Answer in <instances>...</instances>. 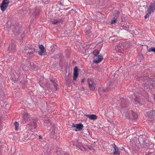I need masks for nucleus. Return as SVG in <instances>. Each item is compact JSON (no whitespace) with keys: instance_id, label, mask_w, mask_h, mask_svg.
I'll return each instance as SVG.
<instances>
[{"instance_id":"6e6552de","label":"nucleus","mask_w":155,"mask_h":155,"mask_svg":"<svg viewBox=\"0 0 155 155\" xmlns=\"http://www.w3.org/2000/svg\"><path fill=\"white\" fill-rule=\"evenodd\" d=\"M128 101L127 99H122L121 100L120 106L121 108H126L129 104Z\"/></svg>"},{"instance_id":"c756f323","label":"nucleus","mask_w":155,"mask_h":155,"mask_svg":"<svg viewBox=\"0 0 155 155\" xmlns=\"http://www.w3.org/2000/svg\"><path fill=\"white\" fill-rule=\"evenodd\" d=\"M93 54L96 57L100 54L99 52L97 49H95L93 52Z\"/></svg>"},{"instance_id":"b1692460","label":"nucleus","mask_w":155,"mask_h":155,"mask_svg":"<svg viewBox=\"0 0 155 155\" xmlns=\"http://www.w3.org/2000/svg\"><path fill=\"white\" fill-rule=\"evenodd\" d=\"M27 65L29 68L33 69L35 68L33 63L28 62L27 63Z\"/></svg>"},{"instance_id":"423d86ee","label":"nucleus","mask_w":155,"mask_h":155,"mask_svg":"<svg viewBox=\"0 0 155 155\" xmlns=\"http://www.w3.org/2000/svg\"><path fill=\"white\" fill-rule=\"evenodd\" d=\"M120 14V12L115 11L114 14V17L111 19V23L114 24L116 23V21Z\"/></svg>"},{"instance_id":"393cba45","label":"nucleus","mask_w":155,"mask_h":155,"mask_svg":"<svg viewBox=\"0 0 155 155\" xmlns=\"http://www.w3.org/2000/svg\"><path fill=\"white\" fill-rule=\"evenodd\" d=\"M121 46H123L125 49H126L129 47V45L126 42H124L121 44Z\"/></svg>"},{"instance_id":"2eb2a0df","label":"nucleus","mask_w":155,"mask_h":155,"mask_svg":"<svg viewBox=\"0 0 155 155\" xmlns=\"http://www.w3.org/2000/svg\"><path fill=\"white\" fill-rule=\"evenodd\" d=\"M98 91L100 95L103 94H106L107 92V89H104V88L101 87L98 89Z\"/></svg>"},{"instance_id":"0eeeda50","label":"nucleus","mask_w":155,"mask_h":155,"mask_svg":"<svg viewBox=\"0 0 155 155\" xmlns=\"http://www.w3.org/2000/svg\"><path fill=\"white\" fill-rule=\"evenodd\" d=\"M155 10V1L152 3L149 6V7L147 10V12L151 14Z\"/></svg>"},{"instance_id":"864d4df0","label":"nucleus","mask_w":155,"mask_h":155,"mask_svg":"<svg viewBox=\"0 0 155 155\" xmlns=\"http://www.w3.org/2000/svg\"><path fill=\"white\" fill-rule=\"evenodd\" d=\"M39 139H41V135L39 136Z\"/></svg>"},{"instance_id":"e433bc0d","label":"nucleus","mask_w":155,"mask_h":155,"mask_svg":"<svg viewBox=\"0 0 155 155\" xmlns=\"http://www.w3.org/2000/svg\"><path fill=\"white\" fill-rule=\"evenodd\" d=\"M76 146H78V145L76 144ZM78 148H80L81 150L82 151H84V149L82 147H84V146H83L81 143H79L78 144Z\"/></svg>"},{"instance_id":"49530a36","label":"nucleus","mask_w":155,"mask_h":155,"mask_svg":"<svg viewBox=\"0 0 155 155\" xmlns=\"http://www.w3.org/2000/svg\"><path fill=\"white\" fill-rule=\"evenodd\" d=\"M56 155H62V154L60 152H57Z\"/></svg>"},{"instance_id":"f3484780","label":"nucleus","mask_w":155,"mask_h":155,"mask_svg":"<svg viewBox=\"0 0 155 155\" xmlns=\"http://www.w3.org/2000/svg\"><path fill=\"white\" fill-rule=\"evenodd\" d=\"M15 48V45L14 42H12L9 45L8 47V50L10 51L11 50H14Z\"/></svg>"},{"instance_id":"8fccbe9b","label":"nucleus","mask_w":155,"mask_h":155,"mask_svg":"<svg viewBox=\"0 0 155 155\" xmlns=\"http://www.w3.org/2000/svg\"><path fill=\"white\" fill-rule=\"evenodd\" d=\"M20 79H21V78H19L17 79H16L15 78V81H20Z\"/></svg>"},{"instance_id":"c03bdc74","label":"nucleus","mask_w":155,"mask_h":155,"mask_svg":"<svg viewBox=\"0 0 155 155\" xmlns=\"http://www.w3.org/2000/svg\"><path fill=\"white\" fill-rule=\"evenodd\" d=\"M58 55H59V58L60 59H62L63 58V56L62 54H61L60 53H59L58 54Z\"/></svg>"},{"instance_id":"2f4dec72","label":"nucleus","mask_w":155,"mask_h":155,"mask_svg":"<svg viewBox=\"0 0 155 155\" xmlns=\"http://www.w3.org/2000/svg\"><path fill=\"white\" fill-rule=\"evenodd\" d=\"M14 125L15 126V130L17 131L18 129L19 124L17 121H15L14 123Z\"/></svg>"},{"instance_id":"5fc2aeb1","label":"nucleus","mask_w":155,"mask_h":155,"mask_svg":"<svg viewBox=\"0 0 155 155\" xmlns=\"http://www.w3.org/2000/svg\"><path fill=\"white\" fill-rule=\"evenodd\" d=\"M21 81H20V83H21Z\"/></svg>"},{"instance_id":"a19ab883","label":"nucleus","mask_w":155,"mask_h":155,"mask_svg":"<svg viewBox=\"0 0 155 155\" xmlns=\"http://www.w3.org/2000/svg\"><path fill=\"white\" fill-rule=\"evenodd\" d=\"M90 89L93 91H94L95 89V85H93V84L91 86L89 87Z\"/></svg>"},{"instance_id":"c9c22d12","label":"nucleus","mask_w":155,"mask_h":155,"mask_svg":"<svg viewBox=\"0 0 155 155\" xmlns=\"http://www.w3.org/2000/svg\"><path fill=\"white\" fill-rule=\"evenodd\" d=\"M130 27V26L128 25H127V24L124 25H123L124 28L126 30L128 31Z\"/></svg>"},{"instance_id":"20e7f679","label":"nucleus","mask_w":155,"mask_h":155,"mask_svg":"<svg viewBox=\"0 0 155 155\" xmlns=\"http://www.w3.org/2000/svg\"><path fill=\"white\" fill-rule=\"evenodd\" d=\"M51 82L52 86H51L50 87V89L53 91H55L59 90V88L58 87V84H57V80H51Z\"/></svg>"},{"instance_id":"6e6d98bb","label":"nucleus","mask_w":155,"mask_h":155,"mask_svg":"<svg viewBox=\"0 0 155 155\" xmlns=\"http://www.w3.org/2000/svg\"><path fill=\"white\" fill-rule=\"evenodd\" d=\"M148 155H149V153H148Z\"/></svg>"},{"instance_id":"f704fd0d","label":"nucleus","mask_w":155,"mask_h":155,"mask_svg":"<svg viewBox=\"0 0 155 155\" xmlns=\"http://www.w3.org/2000/svg\"><path fill=\"white\" fill-rule=\"evenodd\" d=\"M148 52L152 51L153 52H155V48L151 47L150 48L148 49Z\"/></svg>"},{"instance_id":"f03ea898","label":"nucleus","mask_w":155,"mask_h":155,"mask_svg":"<svg viewBox=\"0 0 155 155\" xmlns=\"http://www.w3.org/2000/svg\"><path fill=\"white\" fill-rule=\"evenodd\" d=\"M122 114L123 118L130 119L131 110H129L127 108L122 110Z\"/></svg>"},{"instance_id":"3c124183","label":"nucleus","mask_w":155,"mask_h":155,"mask_svg":"<svg viewBox=\"0 0 155 155\" xmlns=\"http://www.w3.org/2000/svg\"><path fill=\"white\" fill-rule=\"evenodd\" d=\"M85 80V79H83L82 80L81 82L83 83L84 81Z\"/></svg>"},{"instance_id":"a211bd4d","label":"nucleus","mask_w":155,"mask_h":155,"mask_svg":"<svg viewBox=\"0 0 155 155\" xmlns=\"http://www.w3.org/2000/svg\"><path fill=\"white\" fill-rule=\"evenodd\" d=\"M137 118V115L135 113L131 111L130 119L136 120Z\"/></svg>"},{"instance_id":"7c9ffc66","label":"nucleus","mask_w":155,"mask_h":155,"mask_svg":"<svg viewBox=\"0 0 155 155\" xmlns=\"http://www.w3.org/2000/svg\"><path fill=\"white\" fill-rule=\"evenodd\" d=\"M49 145L48 144H46L45 146V151L47 152H50L51 150L50 149L49 147Z\"/></svg>"},{"instance_id":"72a5a7b5","label":"nucleus","mask_w":155,"mask_h":155,"mask_svg":"<svg viewBox=\"0 0 155 155\" xmlns=\"http://www.w3.org/2000/svg\"><path fill=\"white\" fill-rule=\"evenodd\" d=\"M31 125L34 127V128H35L37 126V124H36V121L35 120H33L32 121V123L31 124Z\"/></svg>"},{"instance_id":"9d476101","label":"nucleus","mask_w":155,"mask_h":155,"mask_svg":"<svg viewBox=\"0 0 155 155\" xmlns=\"http://www.w3.org/2000/svg\"><path fill=\"white\" fill-rule=\"evenodd\" d=\"M112 147L113 148V153L115 155H119L120 154V152L119 150L118 147L114 144L111 145Z\"/></svg>"},{"instance_id":"aec40b11","label":"nucleus","mask_w":155,"mask_h":155,"mask_svg":"<svg viewBox=\"0 0 155 155\" xmlns=\"http://www.w3.org/2000/svg\"><path fill=\"white\" fill-rule=\"evenodd\" d=\"M69 75V74H68V75H66L65 76V83L67 86H69L70 83Z\"/></svg>"},{"instance_id":"4be33fe9","label":"nucleus","mask_w":155,"mask_h":155,"mask_svg":"<svg viewBox=\"0 0 155 155\" xmlns=\"http://www.w3.org/2000/svg\"><path fill=\"white\" fill-rule=\"evenodd\" d=\"M91 28L90 26L87 27L84 31L85 33L87 35L90 33L91 32Z\"/></svg>"},{"instance_id":"09e8293b","label":"nucleus","mask_w":155,"mask_h":155,"mask_svg":"<svg viewBox=\"0 0 155 155\" xmlns=\"http://www.w3.org/2000/svg\"><path fill=\"white\" fill-rule=\"evenodd\" d=\"M64 155H70L67 152H65L64 153Z\"/></svg>"},{"instance_id":"cd10ccee","label":"nucleus","mask_w":155,"mask_h":155,"mask_svg":"<svg viewBox=\"0 0 155 155\" xmlns=\"http://www.w3.org/2000/svg\"><path fill=\"white\" fill-rule=\"evenodd\" d=\"M19 140H20V141L22 142L28 140H29V138L27 137L26 138L25 137L23 138L22 137V136H20L19 137Z\"/></svg>"},{"instance_id":"4c0bfd02","label":"nucleus","mask_w":155,"mask_h":155,"mask_svg":"<svg viewBox=\"0 0 155 155\" xmlns=\"http://www.w3.org/2000/svg\"><path fill=\"white\" fill-rule=\"evenodd\" d=\"M135 101V103L136 104H139V105H140V103L139 101V100L136 97V98L134 99Z\"/></svg>"},{"instance_id":"58836bf2","label":"nucleus","mask_w":155,"mask_h":155,"mask_svg":"<svg viewBox=\"0 0 155 155\" xmlns=\"http://www.w3.org/2000/svg\"><path fill=\"white\" fill-rule=\"evenodd\" d=\"M88 82L89 87L91 86L93 84L92 81L90 79L88 80Z\"/></svg>"},{"instance_id":"f257e3e1","label":"nucleus","mask_w":155,"mask_h":155,"mask_svg":"<svg viewBox=\"0 0 155 155\" xmlns=\"http://www.w3.org/2000/svg\"><path fill=\"white\" fill-rule=\"evenodd\" d=\"M24 50L27 54H29L28 58H31L33 56V53L35 51V49L33 48L32 45L26 46L25 47Z\"/></svg>"},{"instance_id":"a878e982","label":"nucleus","mask_w":155,"mask_h":155,"mask_svg":"<svg viewBox=\"0 0 155 155\" xmlns=\"http://www.w3.org/2000/svg\"><path fill=\"white\" fill-rule=\"evenodd\" d=\"M24 118L25 119H26L27 121H29L30 120V116L28 114H25L24 115Z\"/></svg>"},{"instance_id":"9b49d317","label":"nucleus","mask_w":155,"mask_h":155,"mask_svg":"<svg viewBox=\"0 0 155 155\" xmlns=\"http://www.w3.org/2000/svg\"><path fill=\"white\" fill-rule=\"evenodd\" d=\"M155 115V111L151 110L146 113V116L148 118H152Z\"/></svg>"},{"instance_id":"ea45409f","label":"nucleus","mask_w":155,"mask_h":155,"mask_svg":"<svg viewBox=\"0 0 155 155\" xmlns=\"http://www.w3.org/2000/svg\"><path fill=\"white\" fill-rule=\"evenodd\" d=\"M58 5H63V6H65V5L64 3V1H63L62 2H59L58 3Z\"/></svg>"},{"instance_id":"37998d69","label":"nucleus","mask_w":155,"mask_h":155,"mask_svg":"<svg viewBox=\"0 0 155 155\" xmlns=\"http://www.w3.org/2000/svg\"><path fill=\"white\" fill-rule=\"evenodd\" d=\"M151 14L149 13L148 12H147V13L146 14V15L144 16V18L145 19H147L148 17H149L150 15Z\"/></svg>"},{"instance_id":"a18cd8bd","label":"nucleus","mask_w":155,"mask_h":155,"mask_svg":"<svg viewBox=\"0 0 155 155\" xmlns=\"http://www.w3.org/2000/svg\"><path fill=\"white\" fill-rule=\"evenodd\" d=\"M2 129V127L1 125V121H0V130Z\"/></svg>"},{"instance_id":"ddd939ff","label":"nucleus","mask_w":155,"mask_h":155,"mask_svg":"<svg viewBox=\"0 0 155 155\" xmlns=\"http://www.w3.org/2000/svg\"><path fill=\"white\" fill-rule=\"evenodd\" d=\"M39 47L40 50L39 52V54L40 55H45L46 53V50L44 46L42 45H39Z\"/></svg>"},{"instance_id":"dca6fc26","label":"nucleus","mask_w":155,"mask_h":155,"mask_svg":"<svg viewBox=\"0 0 155 155\" xmlns=\"http://www.w3.org/2000/svg\"><path fill=\"white\" fill-rule=\"evenodd\" d=\"M14 28H12V31L14 32V33L16 35H18V33H19V28L17 25L14 26Z\"/></svg>"},{"instance_id":"bb28decb","label":"nucleus","mask_w":155,"mask_h":155,"mask_svg":"<svg viewBox=\"0 0 155 155\" xmlns=\"http://www.w3.org/2000/svg\"><path fill=\"white\" fill-rule=\"evenodd\" d=\"M118 38L117 36H113L110 37L109 38V40L110 41H114L116 40H117Z\"/></svg>"},{"instance_id":"473e14b6","label":"nucleus","mask_w":155,"mask_h":155,"mask_svg":"<svg viewBox=\"0 0 155 155\" xmlns=\"http://www.w3.org/2000/svg\"><path fill=\"white\" fill-rule=\"evenodd\" d=\"M115 48L116 49V51L118 52H121V50L120 49V47L118 45H117L115 46Z\"/></svg>"},{"instance_id":"39448f33","label":"nucleus","mask_w":155,"mask_h":155,"mask_svg":"<svg viewBox=\"0 0 155 155\" xmlns=\"http://www.w3.org/2000/svg\"><path fill=\"white\" fill-rule=\"evenodd\" d=\"M9 3L8 0H3L0 6L1 9L3 12L7 8Z\"/></svg>"},{"instance_id":"5701e85b","label":"nucleus","mask_w":155,"mask_h":155,"mask_svg":"<svg viewBox=\"0 0 155 155\" xmlns=\"http://www.w3.org/2000/svg\"><path fill=\"white\" fill-rule=\"evenodd\" d=\"M82 147L84 150V151H88L89 150H91L92 149V147L90 145L86 146L85 147Z\"/></svg>"},{"instance_id":"7ed1b4c3","label":"nucleus","mask_w":155,"mask_h":155,"mask_svg":"<svg viewBox=\"0 0 155 155\" xmlns=\"http://www.w3.org/2000/svg\"><path fill=\"white\" fill-rule=\"evenodd\" d=\"M71 124L70 125L71 126V128L73 130L77 131H81L83 128L84 126L81 124H74L73 123H71Z\"/></svg>"},{"instance_id":"6ab92c4d","label":"nucleus","mask_w":155,"mask_h":155,"mask_svg":"<svg viewBox=\"0 0 155 155\" xmlns=\"http://www.w3.org/2000/svg\"><path fill=\"white\" fill-rule=\"evenodd\" d=\"M85 115L91 120H95L97 118V115L95 114Z\"/></svg>"},{"instance_id":"c85d7f7f","label":"nucleus","mask_w":155,"mask_h":155,"mask_svg":"<svg viewBox=\"0 0 155 155\" xmlns=\"http://www.w3.org/2000/svg\"><path fill=\"white\" fill-rule=\"evenodd\" d=\"M64 20V18H62V19H61V21H59L57 19L54 20L53 21H52V23L53 24H57L58 23H61Z\"/></svg>"},{"instance_id":"4468645a","label":"nucleus","mask_w":155,"mask_h":155,"mask_svg":"<svg viewBox=\"0 0 155 155\" xmlns=\"http://www.w3.org/2000/svg\"><path fill=\"white\" fill-rule=\"evenodd\" d=\"M78 68L77 67H75L74 69V76L73 79L74 81H75L78 75Z\"/></svg>"},{"instance_id":"603ef678","label":"nucleus","mask_w":155,"mask_h":155,"mask_svg":"<svg viewBox=\"0 0 155 155\" xmlns=\"http://www.w3.org/2000/svg\"><path fill=\"white\" fill-rule=\"evenodd\" d=\"M135 146V143L134 144H133V145H132V147H134Z\"/></svg>"},{"instance_id":"de8ad7c7","label":"nucleus","mask_w":155,"mask_h":155,"mask_svg":"<svg viewBox=\"0 0 155 155\" xmlns=\"http://www.w3.org/2000/svg\"><path fill=\"white\" fill-rule=\"evenodd\" d=\"M74 12H75V11L73 9H72L71 10V12H70L71 13H73Z\"/></svg>"},{"instance_id":"f8f14e48","label":"nucleus","mask_w":155,"mask_h":155,"mask_svg":"<svg viewBox=\"0 0 155 155\" xmlns=\"http://www.w3.org/2000/svg\"><path fill=\"white\" fill-rule=\"evenodd\" d=\"M95 57H96V59L93 60V62L96 64L100 63L103 59V56L101 54H100Z\"/></svg>"},{"instance_id":"412c9836","label":"nucleus","mask_w":155,"mask_h":155,"mask_svg":"<svg viewBox=\"0 0 155 155\" xmlns=\"http://www.w3.org/2000/svg\"><path fill=\"white\" fill-rule=\"evenodd\" d=\"M44 124L47 127H49L51 125V123L49 119L45 120Z\"/></svg>"},{"instance_id":"79ce46f5","label":"nucleus","mask_w":155,"mask_h":155,"mask_svg":"<svg viewBox=\"0 0 155 155\" xmlns=\"http://www.w3.org/2000/svg\"><path fill=\"white\" fill-rule=\"evenodd\" d=\"M40 12V11L39 9H36L35 11V13L36 15H38L39 14Z\"/></svg>"},{"instance_id":"1a4fd4ad","label":"nucleus","mask_w":155,"mask_h":155,"mask_svg":"<svg viewBox=\"0 0 155 155\" xmlns=\"http://www.w3.org/2000/svg\"><path fill=\"white\" fill-rule=\"evenodd\" d=\"M50 137L51 138L57 140L58 138L57 130L55 129L52 130L50 133Z\"/></svg>"}]
</instances>
